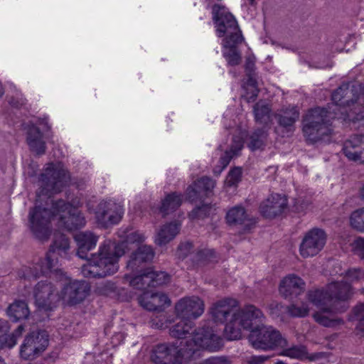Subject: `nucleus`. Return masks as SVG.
I'll return each mask as SVG.
<instances>
[{
	"instance_id": "2",
	"label": "nucleus",
	"mask_w": 364,
	"mask_h": 364,
	"mask_svg": "<svg viewBox=\"0 0 364 364\" xmlns=\"http://www.w3.org/2000/svg\"><path fill=\"white\" fill-rule=\"evenodd\" d=\"M122 237L125 240L120 244L107 240L100 247L99 253L93 255L82 267V274L85 277H104L117 272L119 258L125 253V248L136 249L127 262V268L137 274L143 272L138 269L144 262L154 257V252L150 246L141 245L146 237L139 231L127 229Z\"/></svg>"
},
{
	"instance_id": "44",
	"label": "nucleus",
	"mask_w": 364,
	"mask_h": 364,
	"mask_svg": "<svg viewBox=\"0 0 364 364\" xmlns=\"http://www.w3.org/2000/svg\"><path fill=\"white\" fill-rule=\"evenodd\" d=\"M282 308L283 306L277 302L272 303L269 306L271 314L276 316H279L280 311H282Z\"/></svg>"
},
{
	"instance_id": "25",
	"label": "nucleus",
	"mask_w": 364,
	"mask_h": 364,
	"mask_svg": "<svg viewBox=\"0 0 364 364\" xmlns=\"http://www.w3.org/2000/svg\"><path fill=\"white\" fill-rule=\"evenodd\" d=\"M180 224L175 222L163 225L157 232L155 242L159 245H165L173 240L178 233Z\"/></svg>"
},
{
	"instance_id": "24",
	"label": "nucleus",
	"mask_w": 364,
	"mask_h": 364,
	"mask_svg": "<svg viewBox=\"0 0 364 364\" xmlns=\"http://www.w3.org/2000/svg\"><path fill=\"white\" fill-rule=\"evenodd\" d=\"M6 314L13 321H18L28 318L31 312L26 302L16 300L9 306Z\"/></svg>"
},
{
	"instance_id": "48",
	"label": "nucleus",
	"mask_w": 364,
	"mask_h": 364,
	"mask_svg": "<svg viewBox=\"0 0 364 364\" xmlns=\"http://www.w3.org/2000/svg\"><path fill=\"white\" fill-rule=\"evenodd\" d=\"M4 89L3 87L2 84L0 82V97L4 95Z\"/></svg>"
},
{
	"instance_id": "31",
	"label": "nucleus",
	"mask_w": 364,
	"mask_h": 364,
	"mask_svg": "<svg viewBox=\"0 0 364 364\" xmlns=\"http://www.w3.org/2000/svg\"><path fill=\"white\" fill-rule=\"evenodd\" d=\"M242 147L243 140L241 138L235 139L230 151H226L220 160L221 168L218 171L214 170V172L219 174L228 166L232 157L237 154Z\"/></svg>"
},
{
	"instance_id": "38",
	"label": "nucleus",
	"mask_w": 364,
	"mask_h": 364,
	"mask_svg": "<svg viewBox=\"0 0 364 364\" xmlns=\"http://www.w3.org/2000/svg\"><path fill=\"white\" fill-rule=\"evenodd\" d=\"M242 171L240 168H235L231 170L228 175L225 184L228 186H232L236 185L240 180Z\"/></svg>"
},
{
	"instance_id": "10",
	"label": "nucleus",
	"mask_w": 364,
	"mask_h": 364,
	"mask_svg": "<svg viewBox=\"0 0 364 364\" xmlns=\"http://www.w3.org/2000/svg\"><path fill=\"white\" fill-rule=\"evenodd\" d=\"M59 279L55 282L48 280L38 282L33 288L34 303L39 310L50 311L60 301Z\"/></svg>"
},
{
	"instance_id": "43",
	"label": "nucleus",
	"mask_w": 364,
	"mask_h": 364,
	"mask_svg": "<svg viewBox=\"0 0 364 364\" xmlns=\"http://www.w3.org/2000/svg\"><path fill=\"white\" fill-rule=\"evenodd\" d=\"M24 331V327L22 325L18 326V328L11 334L7 333V338L13 337L14 338L15 345L17 343L18 338L22 335Z\"/></svg>"
},
{
	"instance_id": "28",
	"label": "nucleus",
	"mask_w": 364,
	"mask_h": 364,
	"mask_svg": "<svg viewBox=\"0 0 364 364\" xmlns=\"http://www.w3.org/2000/svg\"><path fill=\"white\" fill-rule=\"evenodd\" d=\"M247 219V215L245 208L240 205L232 207L226 214V220L230 225L243 224Z\"/></svg>"
},
{
	"instance_id": "46",
	"label": "nucleus",
	"mask_w": 364,
	"mask_h": 364,
	"mask_svg": "<svg viewBox=\"0 0 364 364\" xmlns=\"http://www.w3.org/2000/svg\"><path fill=\"white\" fill-rule=\"evenodd\" d=\"M208 254V250H200L196 253V257L198 260L205 259L207 258Z\"/></svg>"
},
{
	"instance_id": "4",
	"label": "nucleus",
	"mask_w": 364,
	"mask_h": 364,
	"mask_svg": "<svg viewBox=\"0 0 364 364\" xmlns=\"http://www.w3.org/2000/svg\"><path fill=\"white\" fill-rule=\"evenodd\" d=\"M338 288L336 284H328L325 288L309 291L304 300L292 304L287 307L289 315L294 317H305L311 309V306L318 310L313 314L314 321L318 324L328 328H337L344 322L337 316L339 307L337 302L345 299L348 294L347 287L342 289L338 293L330 294Z\"/></svg>"
},
{
	"instance_id": "34",
	"label": "nucleus",
	"mask_w": 364,
	"mask_h": 364,
	"mask_svg": "<svg viewBox=\"0 0 364 364\" xmlns=\"http://www.w3.org/2000/svg\"><path fill=\"white\" fill-rule=\"evenodd\" d=\"M349 221L353 229L364 232V207L352 212Z\"/></svg>"
},
{
	"instance_id": "47",
	"label": "nucleus",
	"mask_w": 364,
	"mask_h": 364,
	"mask_svg": "<svg viewBox=\"0 0 364 364\" xmlns=\"http://www.w3.org/2000/svg\"><path fill=\"white\" fill-rule=\"evenodd\" d=\"M360 196L364 200V183L360 191Z\"/></svg>"
},
{
	"instance_id": "7",
	"label": "nucleus",
	"mask_w": 364,
	"mask_h": 364,
	"mask_svg": "<svg viewBox=\"0 0 364 364\" xmlns=\"http://www.w3.org/2000/svg\"><path fill=\"white\" fill-rule=\"evenodd\" d=\"M193 348L191 343L188 344V349L181 347L178 349L175 345L160 344L154 350L151 360L156 364H182L183 362L195 358L200 349L210 352L219 350L223 346V340L211 335H204L203 332H197L193 338Z\"/></svg>"
},
{
	"instance_id": "45",
	"label": "nucleus",
	"mask_w": 364,
	"mask_h": 364,
	"mask_svg": "<svg viewBox=\"0 0 364 364\" xmlns=\"http://www.w3.org/2000/svg\"><path fill=\"white\" fill-rule=\"evenodd\" d=\"M267 359L264 356H254L252 357L249 361L250 364H260L262 363Z\"/></svg>"
},
{
	"instance_id": "36",
	"label": "nucleus",
	"mask_w": 364,
	"mask_h": 364,
	"mask_svg": "<svg viewBox=\"0 0 364 364\" xmlns=\"http://www.w3.org/2000/svg\"><path fill=\"white\" fill-rule=\"evenodd\" d=\"M352 318L358 322L356 328L364 336V303L359 304L354 307Z\"/></svg>"
},
{
	"instance_id": "17",
	"label": "nucleus",
	"mask_w": 364,
	"mask_h": 364,
	"mask_svg": "<svg viewBox=\"0 0 364 364\" xmlns=\"http://www.w3.org/2000/svg\"><path fill=\"white\" fill-rule=\"evenodd\" d=\"M362 279H364V272L359 269H355L350 270L344 277H342L341 279L330 283L336 284L338 287V288L334 290L333 293L330 292V294L333 295L335 293H338L342 290V289L346 287H347L349 291L348 296L345 299L339 300L337 302V306L339 307V312L343 311L346 309L344 302L348 299L351 295V284L358 282Z\"/></svg>"
},
{
	"instance_id": "51",
	"label": "nucleus",
	"mask_w": 364,
	"mask_h": 364,
	"mask_svg": "<svg viewBox=\"0 0 364 364\" xmlns=\"http://www.w3.org/2000/svg\"><path fill=\"white\" fill-rule=\"evenodd\" d=\"M250 1L252 4L254 1V0H250Z\"/></svg>"
},
{
	"instance_id": "13",
	"label": "nucleus",
	"mask_w": 364,
	"mask_h": 364,
	"mask_svg": "<svg viewBox=\"0 0 364 364\" xmlns=\"http://www.w3.org/2000/svg\"><path fill=\"white\" fill-rule=\"evenodd\" d=\"M327 236L320 228H313L306 232L301 241L299 252L301 257L309 258L316 256L323 249Z\"/></svg>"
},
{
	"instance_id": "30",
	"label": "nucleus",
	"mask_w": 364,
	"mask_h": 364,
	"mask_svg": "<svg viewBox=\"0 0 364 364\" xmlns=\"http://www.w3.org/2000/svg\"><path fill=\"white\" fill-rule=\"evenodd\" d=\"M182 201L183 198L181 194L177 193L168 194L163 200L160 210L164 214H168L178 208Z\"/></svg>"
},
{
	"instance_id": "41",
	"label": "nucleus",
	"mask_w": 364,
	"mask_h": 364,
	"mask_svg": "<svg viewBox=\"0 0 364 364\" xmlns=\"http://www.w3.org/2000/svg\"><path fill=\"white\" fill-rule=\"evenodd\" d=\"M193 245L191 242H185L181 244L178 250V256L181 257H186L189 253H191Z\"/></svg>"
},
{
	"instance_id": "49",
	"label": "nucleus",
	"mask_w": 364,
	"mask_h": 364,
	"mask_svg": "<svg viewBox=\"0 0 364 364\" xmlns=\"http://www.w3.org/2000/svg\"><path fill=\"white\" fill-rule=\"evenodd\" d=\"M0 364H6L4 360L0 356Z\"/></svg>"
},
{
	"instance_id": "42",
	"label": "nucleus",
	"mask_w": 364,
	"mask_h": 364,
	"mask_svg": "<svg viewBox=\"0 0 364 364\" xmlns=\"http://www.w3.org/2000/svg\"><path fill=\"white\" fill-rule=\"evenodd\" d=\"M228 360L223 357H212L205 360L203 364H228Z\"/></svg>"
},
{
	"instance_id": "15",
	"label": "nucleus",
	"mask_w": 364,
	"mask_h": 364,
	"mask_svg": "<svg viewBox=\"0 0 364 364\" xmlns=\"http://www.w3.org/2000/svg\"><path fill=\"white\" fill-rule=\"evenodd\" d=\"M205 304L198 296H187L180 299L175 306L177 318L191 321L200 317L204 312Z\"/></svg>"
},
{
	"instance_id": "40",
	"label": "nucleus",
	"mask_w": 364,
	"mask_h": 364,
	"mask_svg": "<svg viewBox=\"0 0 364 364\" xmlns=\"http://www.w3.org/2000/svg\"><path fill=\"white\" fill-rule=\"evenodd\" d=\"M352 248L355 254L364 258V238L358 237L352 243Z\"/></svg>"
},
{
	"instance_id": "23",
	"label": "nucleus",
	"mask_w": 364,
	"mask_h": 364,
	"mask_svg": "<svg viewBox=\"0 0 364 364\" xmlns=\"http://www.w3.org/2000/svg\"><path fill=\"white\" fill-rule=\"evenodd\" d=\"M215 186V182L209 178H202L187 189V196L189 200H193L211 191Z\"/></svg>"
},
{
	"instance_id": "8",
	"label": "nucleus",
	"mask_w": 364,
	"mask_h": 364,
	"mask_svg": "<svg viewBox=\"0 0 364 364\" xmlns=\"http://www.w3.org/2000/svg\"><path fill=\"white\" fill-rule=\"evenodd\" d=\"M331 113L324 109H312L305 116L303 121V132L307 140L316 142L324 140L331 133L328 117Z\"/></svg>"
},
{
	"instance_id": "12",
	"label": "nucleus",
	"mask_w": 364,
	"mask_h": 364,
	"mask_svg": "<svg viewBox=\"0 0 364 364\" xmlns=\"http://www.w3.org/2000/svg\"><path fill=\"white\" fill-rule=\"evenodd\" d=\"M68 178L69 175L65 169L55 168L53 164H50L41 176L40 183L42 189L38 193V200H43V196L50 197L51 194L60 191V188Z\"/></svg>"
},
{
	"instance_id": "39",
	"label": "nucleus",
	"mask_w": 364,
	"mask_h": 364,
	"mask_svg": "<svg viewBox=\"0 0 364 364\" xmlns=\"http://www.w3.org/2000/svg\"><path fill=\"white\" fill-rule=\"evenodd\" d=\"M245 89L247 91L250 90V96H249V92H247L246 97L247 98V100H252V101L255 100V99L257 97V93H258V89L257 87V83H256L255 80H254L252 77L250 78L246 84Z\"/></svg>"
},
{
	"instance_id": "26",
	"label": "nucleus",
	"mask_w": 364,
	"mask_h": 364,
	"mask_svg": "<svg viewBox=\"0 0 364 364\" xmlns=\"http://www.w3.org/2000/svg\"><path fill=\"white\" fill-rule=\"evenodd\" d=\"M238 43H233L230 40L223 41V54L230 65H236L240 63V54L236 48V46Z\"/></svg>"
},
{
	"instance_id": "50",
	"label": "nucleus",
	"mask_w": 364,
	"mask_h": 364,
	"mask_svg": "<svg viewBox=\"0 0 364 364\" xmlns=\"http://www.w3.org/2000/svg\"><path fill=\"white\" fill-rule=\"evenodd\" d=\"M156 327H157V328H163V327H164V324H163V323H161V324H160V325L156 324Z\"/></svg>"
},
{
	"instance_id": "14",
	"label": "nucleus",
	"mask_w": 364,
	"mask_h": 364,
	"mask_svg": "<svg viewBox=\"0 0 364 364\" xmlns=\"http://www.w3.org/2000/svg\"><path fill=\"white\" fill-rule=\"evenodd\" d=\"M125 280L134 288L144 289L145 286L157 287L165 284L170 281V276L164 272H154L147 269L134 276L127 274Z\"/></svg>"
},
{
	"instance_id": "20",
	"label": "nucleus",
	"mask_w": 364,
	"mask_h": 364,
	"mask_svg": "<svg viewBox=\"0 0 364 364\" xmlns=\"http://www.w3.org/2000/svg\"><path fill=\"white\" fill-rule=\"evenodd\" d=\"M287 200L279 194H272L260 205L261 213L266 218H274L281 214L287 208Z\"/></svg>"
},
{
	"instance_id": "18",
	"label": "nucleus",
	"mask_w": 364,
	"mask_h": 364,
	"mask_svg": "<svg viewBox=\"0 0 364 364\" xmlns=\"http://www.w3.org/2000/svg\"><path fill=\"white\" fill-rule=\"evenodd\" d=\"M179 319H180V321L171 327V328L170 330V333H171V336L178 338H188L189 337V336H191V337H192L191 340H190V341L188 340L186 341L187 348L186 349L189 348H188V343H191L192 347L193 348H196L194 346L193 338H194L195 334L197 332H203L204 335L206 334L208 336L211 335V336H217L222 340V338L219 336L213 333V331L210 329H198L193 333V335H192V333H191V330L193 328L191 321H188L187 319H183V318H179Z\"/></svg>"
},
{
	"instance_id": "32",
	"label": "nucleus",
	"mask_w": 364,
	"mask_h": 364,
	"mask_svg": "<svg viewBox=\"0 0 364 364\" xmlns=\"http://www.w3.org/2000/svg\"><path fill=\"white\" fill-rule=\"evenodd\" d=\"M10 330V326L7 321L0 319V349L4 348H11L15 346L13 337L7 338V333Z\"/></svg>"
},
{
	"instance_id": "1",
	"label": "nucleus",
	"mask_w": 364,
	"mask_h": 364,
	"mask_svg": "<svg viewBox=\"0 0 364 364\" xmlns=\"http://www.w3.org/2000/svg\"><path fill=\"white\" fill-rule=\"evenodd\" d=\"M238 302L225 299L213 304L210 314L217 323H225L224 333L228 340H238L244 330L250 331L249 341L256 349L270 350L285 348L287 341L281 333L272 326H265V316L254 305H245L237 309Z\"/></svg>"
},
{
	"instance_id": "3",
	"label": "nucleus",
	"mask_w": 364,
	"mask_h": 364,
	"mask_svg": "<svg viewBox=\"0 0 364 364\" xmlns=\"http://www.w3.org/2000/svg\"><path fill=\"white\" fill-rule=\"evenodd\" d=\"M69 247L68 239L63 234L55 233L45 259L33 267H26L22 276L30 280L36 279L41 274H59L60 301L67 305H75L87 296L90 288L85 282L71 281L59 268V257L65 256Z\"/></svg>"
},
{
	"instance_id": "33",
	"label": "nucleus",
	"mask_w": 364,
	"mask_h": 364,
	"mask_svg": "<svg viewBox=\"0 0 364 364\" xmlns=\"http://www.w3.org/2000/svg\"><path fill=\"white\" fill-rule=\"evenodd\" d=\"M299 118V112L296 107H291L279 114V122L283 127H291Z\"/></svg>"
},
{
	"instance_id": "9",
	"label": "nucleus",
	"mask_w": 364,
	"mask_h": 364,
	"mask_svg": "<svg viewBox=\"0 0 364 364\" xmlns=\"http://www.w3.org/2000/svg\"><path fill=\"white\" fill-rule=\"evenodd\" d=\"M212 14L218 37L225 36L223 40H230L233 43L242 42V36L237 21L227 8L216 4L213 7Z\"/></svg>"
},
{
	"instance_id": "37",
	"label": "nucleus",
	"mask_w": 364,
	"mask_h": 364,
	"mask_svg": "<svg viewBox=\"0 0 364 364\" xmlns=\"http://www.w3.org/2000/svg\"><path fill=\"white\" fill-rule=\"evenodd\" d=\"M266 139V133L264 131H259L255 132L250 138L249 146L252 150L260 149Z\"/></svg>"
},
{
	"instance_id": "29",
	"label": "nucleus",
	"mask_w": 364,
	"mask_h": 364,
	"mask_svg": "<svg viewBox=\"0 0 364 364\" xmlns=\"http://www.w3.org/2000/svg\"><path fill=\"white\" fill-rule=\"evenodd\" d=\"M282 355L291 358L299 360L308 359L311 361L315 360L318 358V355L316 354L309 355L306 348L302 346H293L291 348H286L283 350Z\"/></svg>"
},
{
	"instance_id": "11",
	"label": "nucleus",
	"mask_w": 364,
	"mask_h": 364,
	"mask_svg": "<svg viewBox=\"0 0 364 364\" xmlns=\"http://www.w3.org/2000/svg\"><path fill=\"white\" fill-rule=\"evenodd\" d=\"M48 346V336L46 332L32 331L25 336L20 346V357L25 360H33L39 357Z\"/></svg>"
},
{
	"instance_id": "21",
	"label": "nucleus",
	"mask_w": 364,
	"mask_h": 364,
	"mask_svg": "<svg viewBox=\"0 0 364 364\" xmlns=\"http://www.w3.org/2000/svg\"><path fill=\"white\" fill-rule=\"evenodd\" d=\"M305 289V282L296 274H291L281 281L279 284V292L284 297L298 295Z\"/></svg>"
},
{
	"instance_id": "16",
	"label": "nucleus",
	"mask_w": 364,
	"mask_h": 364,
	"mask_svg": "<svg viewBox=\"0 0 364 364\" xmlns=\"http://www.w3.org/2000/svg\"><path fill=\"white\" fill-rule=\"evenodd\" d=\"M124 214V208L120 203H116L112 200L100 203L96 212L97 223L102 227L119 223Z\"/></svg>"
},
{
	"instance_id": "5",
	"label": "nucleus",
	"mask_w": 364,
	"mask_h": 364,
	"mask_svg": "<svg viewBox=\"0 0 364 364\" xmlns=\"http://www.w3.org/2000/svg\"><path fill=\"white\" fill-rule=\"evenodd\" d=\"M332 101L335 108L333 112L335 117L343 118L344 120L352 121L354 124L358 123V128L364 131V115L363 113L355 114V110L350 109L347 112L346 106H350V102L354 101L360 105H364V87L360 85H343L336 90L332 95ZM357 108H354L356 109ZM343 153L346 156L352 161L364 163V134L354 135L346 141L343 146Z\"/></svg>"
},
{
	"instance_id": "6",
	"label": "nucleus",
	"mask_w": 364,
	"mask_h": 364,
	"mask_svg": "<svg viewBox=\"0 0 364 364\" xmlns=\"http://www.w3.org/2000/svg\"><path fill=\"white\" fill-rule=\"evenodd\" d=\"M51 220H56L59 226L68 230H76L85 225V218L79 212L77 206L66 204L62 200L53 203L50 211L36 205L29 213L30 228L39 240L48 239Z\"/></svg>"
},
{
	"instance_id": "22",
	"label": "nucleus",
	"mask_w": 364,
	"mask_h": 364,
	"mask_svg": "<svg viewBox=\"0 0 364 364\" xmlns=\"http://www.w3.org/2000/svg\"><path fill=\"white\" fill-rule=\"evenodd\" d=\"M78 246L77 255L84 259L87 257V252L93 249L97 244L98 237L91 232H82L75 235Z\"/></svg>"
},
{
	"instance_id": "35",
	"label": "nucleus",
	"mask_w": 364,
	"mask_h": 364,
	"mask_svg": "<svg viewBox=\"0 0 364 364\" xmlns=\"http://www.w3.org/2000/svg\"><path fill=\"white\" fill-rule=\"evenodd\" d=\"M269 111L267 104L263 102L257 103L254 109L256 120L261 123L267 124L270 121Z\"/></svg>"
},
{
	"instance_id": "19",
	"label": "nucleus",
	"mask_w": 364,
	"mask_h": 364,
	"mask_svg": "<svg viewBox=\"0 0 364 364\" xmlns=\"http://www.w3.org/2000/svg\"><path fill=\"white\" fill-rule=\"evenodd\" d=\"M139 303L149 311H162L171 304V300L164 293L145 291L139 297Z\"/></svg>"
},
{
	"instance_id": "27",
	"label": "nucleus",
	"mask_w": 364,
	"mask_h": 364,
	"mask_svg": "<svg viewBox=\"0 0 364 364\" xmlns=\"http://www.w3.org/2000/svg\"><path fill=\"white\" fill-rule=\"evenodd\" d=\"M28 143L30 147L38 154L45 151V143L42 141V135L38 128L33 127L28 132Z\"/></svg>"
}]
</instances>
